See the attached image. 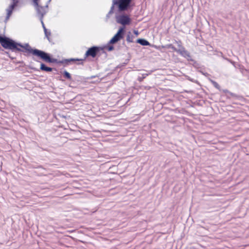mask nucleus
<instances>
[{
  "mask_svg": "<svg viewBox=\"0 0 249 249\" xmlns=\"http://www.w3.org/2000/svg\"><path fill=\"white\" fill-rule=\"evenodd\" d=\"M0 43L5 49L27 53L37 56L47 62H52L51 57L47 53L37 49H33L28 44L21 45L15 42L9 38L1 36H0Z\"/></svg>",
  "mask_w": 249,
  "mask_h": 249,
  "instance_id": "f257e3e1",
  "label": "nucleus"
},
{
  "mask_svg": "<svg viewBox=\"0 0 249 249\" xmlns=\"http://www.w3.org/2000/svg\"><path fill=\"white\" fill-rule=\"evenodd\" d=\"M37 13L43 16L47 12L48 3L47 0H33Z\"/></svg>",
  "mask_w": 249,
  "mask_h": 249,
  "instance_id": "7ed1b4c3",
  "label": "nucleus"
},
{
  "mask_svg": "<svg viewBox=\"0 0 249 249\" xmlns=\"http://www.w3.org/2000/svg\"><path fill=\"white\" fill-rule=\"evenodd\" d=\"M116 21L118 23L123 25H126L130 24L131 19L128 16L122 15L116 17Z\"/></svg>",
  "mask_w": 249,
  "mask_h": 249,
  "instance_id": "423d86ee",
  "label": "nucleus"
},
{
  "mask_svg": "<svg viewBox=\"0 0 249 249\" xmlns=\"http://www.w3.org/2000/svg\"><path fill=\"white\" fill-rule=\"evenodd\" d=\"M124 27H121L117 33L115 35V36L111 38L110 40V43L111 44H114L120 40L121 39L123 38L124 35Z\"/></svg>",
  "mask_w": 249,
  "mask_h": 249,
  "instance_id": "39448f33",
  "label": "nucleus"
},
{
  "mask_svg": "<svg viewBox=\"0 0 249 249\" xmlns=\"http://www.w3.org/2000/svg\"><path fill=\"white\" fill-rule=\"evenodd\" d=\"M12 3L9 5L8 8L6 9L7 12V16L6 18V20H7L9 19L10 17L12 14L13 11L15 7L17 6L19 0H12Z\"/></svg>",
  "mask_w": 249,
  "mask_h": 249,
  "instance_id": "6e6552de",
  "label": "nucleus"
},
{
  "mask_svg": "<svg viewBox=\"0 0 249 249\" xmlns=\"http://www.w3.org/2000/svg\"><path fill=\"white\" fill-rule=\"evenodd\" d=\"M134 39V36L131 35L130 32H129L126 36V41L128 42H133Z\"/></svg>",
  "mask_w": 249,
  "mask_h": 249,
  "instance_id": "9b49d317",
  "label": "nucleus"
},
{
  "mask_svg": "<svg viewBox=\"0 0 249 249\" xmlns=\"http://www.w3.org/2000/svg\"><path fill=\"white\" fill-rule=\"evenodd\" d=\"M64 76L68 79H69V80H71V74L67 71H65L64 72Z\"/></svg>",
  "mask_w": 249,
  "mask_h": 249,
  "instance_id": "4468645a",
  "label": "nucleus"
},
{
  "mask_svg": "<svg viewBox=\"0 0 249 249\" xmlns=\"http://www.w3.org/2000/svg\"><path fill=\"white\" fill-rule=\"evenodd\" d=\"M137 42L143 46H147L150 44L148 41L143 39H139L137 40Z\"/></svg>",
  "mask_w": 249,
  "mask_h": 249,
  "instance_id": "9d476101",
  "label": "nucleus"
},
{
  "mask_svg": "<svg viewBox=\"0 0 249 249\" xmlns=\"http://www.w3.org/2000/svg\"><path fill=\"white\" fill-rule=\"evenodd\" d=\"M113 47H111L109 48V50H112L113 49Z\"/></svg>",
  "mask_w": 249,
  "mask_h": 249,
  "instance_id": "2eb2a0df",
  "label": "nucleus"
},
{
  "mask_svg": "<svg viewBox=\"0 0 249 249\" xmlns=\"http://www.w3.org/2000/svg\"><path fill=\"white\" fill-rule=\"evenodd\" d=\"M40 70L43 71H52V68L50 67H48L45 66L44 64L42 63L40 65Z\"/></svg>",
  "mask_w": 249,
  "mask_h": 249,
  "instance_id": "1a4fd4ad",
  "label": "nucleus"
},
{
  "mask_svg": "<svg viewBox=\"0 0 249 249\" xmlns=\"http://www.w3.org/2000/svg\"><path fill=\"white\" fill-rule=\"evenodd\" d=\"M132 0H113V4L118 6L119 10L123 11L128 7Z\"/></svg>",
  "mask_w": 249,
  "mask_h": 249,
  "instance_id": "20e7f679",
  "label": "nucleus"
},
{
  "mask_svg": "<svg viewBox=\"0 0 249 249\" xmlns=\"http://www.w3.org/2000/svg\"><path fill=\"white\" fill-rule=\"evenodd\" d=\"M43 28H44L45 36H46V37L48 38V39L50 41V36H51V32H48L47 30L46 29V28H45V27L44 25H43Z\"/></svg>",
  "mask_w": 249,
  "mask_h": 249,
  "instance_id": "ddd939ff",
  "label": "nucleus"
},
{
  "mask_svg": "<svg viewBox=\"0 0 249 249\" xmlns=\"http://www.w3.org/2000/svg\"><path fill=\"white\" fill-rule=\"evenodd\" d=\"M162 48H170L173 50V51L178 52V49H176L172 44L167 45L166 46H163Z\"/></svg>",
  "mask_w": 249,
  "mask_h": 249,
  "instance_id": "f8f14e48",
  "label": "nucleus"
},
{
  "mask_svg": "<svg viewBox=\"0 0 249 249\" xmlns=\"http://www.w3.org/2000/svg\"><path fill=\"white\" fill-rule=\"evenodd\" d=\"M101 52H103V48L97 46H93L89 48L87 51L86 52L85 54L84 59H74L71 58L70 59L66 60V61L67 62H81L80 63H78V64H83V61L85 60V59L89 56H91L92 58H94L99 53L100 54Z\"/></svg>",
  "mask_w": 249,
  "mask_h": 249,
  "instance_id": "f03ea898",
  "label": "nucleus"
},
{
  "mask_svg": "<svg viewBox=\"0 0 249 249\" xmlns=\"http://www.w3.org/2000/svg\"><path fill=\"white\" fill-rule=\"evenodd\" d=\"M177 42L178 43V47L180 48V49H178V53L184 57L187 58L188 60L190 59L191 57L190 53L185 50L184 47L181 45V41H179L178 42Z\"/></svg>",
  "mask_w": 249,
  "mask_h": 249,
  "instance_id": "0eeeda50",
  "label": "nucleus"
}]
</instances>
